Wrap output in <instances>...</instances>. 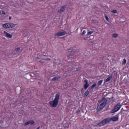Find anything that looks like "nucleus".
<instances>
[{"instance_id":"1","label":"nucleus","mask_w":129,"mask_h":129,"mask_svg":"<svg viewBox=\"0 0 129 129\" xmlns=\"http://www.w3.org/2000/svg\"><path fill=\"white\" fill-rule=\"evenodd\" d=\"M117 120H118V115H117L104 119L98 124V126H102V125H105V124L110 122V121H117Z\"/></svg>"},{"instance_id":"2","label":"nucleus","mask_w":129,"mask_h":129,"mask_svg":"<svg viewBox=\"0 0 129 129\" xmlns=\"http://www.w3.org/2000/svg\"><path fill=\"white\" fill-rule=\"evenodd\" d=\"M59 98L60 94L57 93L56 95L54 100L49 102V105L50 107H52L53 108H55V107H57V105H58V103H59Z\"/></svg>"},{"instance_id":"3","label":"nucleus","mask_w":129,"mask_h":129,"mask_svg":"<svg viewBox=\"0 0 129 129\" xmlns=\"http://www.w3.org/2000/svg\"><path fill=\"white\" fill-rule=\"evenodd\" d=\"M106 102H107L106 99L102 98L101 102L99 103L98 106H97V109H98V110H101V109H103L106 105Z\"/></svg>"},{"instance_id":"4","label":"nucleus","mask_w":129,"mask_h":129,"mask_svg":"<svg viewBox=\"0 0 129 129\" xmlns=\"http://www.w3.org/2000/svg\"><path fill=\"white\" fill-rule=\"evenodd\" d=\"M2 27L5 29H13L16 27V29H18V26L17 24L13 23H5L2 25Z\"/></svg>"},{"instance_id":"5","label":"nucleus","mask_w":129,"mask_h":129,"mask_svg":"<svg viewBox=\"0 0 129 129\" xmlns=\"http://www.w3.org/2000/svg\"><path fill=\"white\" fill-rule=\"evenodd\" d=\"M36 60L37 61H50V58H48L47 56L46 55H43L40 58L39 56H37L36 58Z\"/></svg>"},{"instance_id":"6","label":"nucleus","mask_w":129,"mask_h":129,"mask_svg":"<svg viewBox=\"0 0 129 129\" xmlns=\"http://www.w3.org/2000/svg\"><path fill=\"white\" fill-rule=\"evenodd\" d=\"M121 107V105H120V103L117 104L112 110L111 111L112 113L118 111V110L120 109Z\"/></svg>"},{"instance_id":"7","label":"nucleus","mask_w":129,"mask_h":129,"mask_svg":"<svg viewBox=\"0 0 129 129\" xmlns=\"http://www.w3.org/2000/svg\"><path fill=\"white\" fill-rule=\"evenodd\" d=\"M4 33V36L6 37V38H9V39H11V38H13V35L8 33L7 31H5Z\"/></svg>"},{"instance_id":"8","label":"nucleus","mask_w":129,"mask_h":129,"mask_svg":"<svg viewBox=\"0 0 129 129\" xmlns=\"http://www.w3.org/2000/svg\"><path fill=\"white\" fill-rule=\"evenodd\" d=\"M66 8H67V7L66 6V5L63 6L60 8V9L59 10H58V13H59V14H61V13H63L64 12H65V10H66Z\"/></svg>"},{"instance_id":"9","label":"nucleus","mask_w":129,"mask_h":129,"mask_svg":"<svg viewBox=\"0 0 129 129\" xmlns=\"http://www.w3.org/2000/svg\"><path fill=\"white\" fill-rule=\"evenodd\" d=\"M64 35H66V32H65V31L59 32L56 34V36H57V37H60L61 36H64Z\"/></svg>"},{"instance_id":"10","label":"nucleus","mask_w":129,"mask_h":129,"mask_svg":"<svg viewBox=\"0 0 129 129\" xmlns=\"http://www.w3.org/2000/svg\"><path fill=\"white\" fill-rule=\"evenodd\" d=\"M85 84L84 85V88L85 89H87L88 88V86H89V85L88 84V81L87 80L84 81Z\"/></svg>"},{"instance_id":"11","label":"nucleus","mask_w":129,"mask_h":129,"mask_svg":"<svg viewBox=\"0 0 129 129\" xmlns=\"http://www.w3.org/2000/svg\"><path fill=\"white\" fill-rule=\"evenodd\" d=\"M34 123H35L34 120H30V121L26 122L25 123V125H28V124H34Z\"/></svg>"},{"instance_id":"12","label":"nucleus","mask_w":129,"mask_h":129,"mask_svg":"<svg viewBox=\"0 0 129 129\" xmlns=\"http://www.w3.org/2000/svg\"><path fill=\"white\" fill-rule=\"evenodd\" d=\"M112 78V77L111 76L108 77L105 80V82H109Z\"/></svg>"},{"instance_id":"13","label":"nucleus","mask_w":129,"mask_h":129,"mask_svg":"<svg viewBox=\"0 0 129 129\" xmlns=\"http://www.w3.org/2000/svg\"><path fill=\"white\" fill-rule=\"evenodd\" d=\"M102 82H103V80H101L100 81H99L97 83L98 86H100V85L102 84Z\"/></svg>"},{"instance_id":"14","label":"nucleus","mask_w":129,"mask_h":129,"mask_svg":"<svg viewBox=\"0 0 129 129\" xmlns=\"http://www.w3.org/2000/svg\"><path fill=\"white\" fill-rule=\"evenodd\" d=\"M60 78V77H54L52 79V81H57V80H58Z\"/></svg>"},{"instance_id":"15","label":"nucleus","mask_w":129,"mask_h":129,"mask_svg":"<svg viewBox=\"0 0 129 129\" xmlns=\"http://www.w3.org/2000/svg\"><path fill=\"white\" fill-rule=\"evenodd\" d=\"M73 61V58L69 57H68V62H72Z\"/></svg>"},{"instance_id":"16","label":"nucleus","mask_w":129,"mask_h":129,"mask_svg":"<svg viewBox=\"0 0 129 129\" xmlns=\"http://www.w3.org/2000/svg\"><path fill=\"white\" fill-rule=\"evenodd\" d=\"M126 63V59H124L123 60V61H122V65H125Z\"/></svg>"},{"instance_id":"17","label":"nucleus","mask_w":129,"mask_h":129,"mask_svg":"<svg viewBox=\"0 0 129 129\" xmlns=\"http://www.w3.org/2000/svg\"><path fill=\"white\" fill-rule=\"evenodd\" d=\"M95 86H96V83H95V84H93L91 86V88L92 89H93V88H94V87H95Z\"/></svg>"},{"instance_id":"18","label":"nucleus","mask_w":129,"mask_h":129,"mask_svg":"<svg viewBox=\"0 0 129 129\" xmlns=\"http://www.w3.org/2000/svg\"><path fill=\"white\" fill-rule=\"evenodd\" d=\"M0 14L1 15H6V12L4 11H0Z\"/></svg>"},{"instance_id":"19","label":"nucleus","mask_w":129,"mask_h":129,"mask_svg":"<svg viewBox=\"0 0 129 129\" xmlns=\"http://www.w3.org/2000/svg\"><path fill=\"white\" fill-rule=\"evenodd\" d=\"M105 18L107 22H109V18H108V17L107 15H105Z\"/></svg>"},{"instance_id":"20","label":"nucleus","mask_w":129,"mask_h":129,"mask_svg":"<svg viewBox=\"0 0 129 129\" xmlns=\"http://www.w3.org/2000/svg\"><path fill=\"white\" fill-rule=\"evenodd\" d=\"M117 36H118V35L116 33H115V34H113L112 37H113V38H116V37H117Z\"/></svg>"},{"instance_id":"21","label":"nucleus","mask_w":129,"mask_h":129,"mask_svg":"<svg viewBox=\"0 0 129 129\" xmlns=\"http://www.w3.org/2000/svg\"><path fill=\"white\" fill-rule=\"evenodd\" d=\"M92 34H93V31H91L88 32L87 35H92Z\"/></svg>"},{"instance_id":"22","label":"nucleus","mask_w":129,"mask_h":129,"mask_svg":"<svg viewBox=\"0 0 129 129\" xmlns=\"http://www.w3.org/2000/svg\"><path fill=\"white\" fill-rule=\"evenodd\" d=\"M111 13H112L113 14H117V11L113 10V11H111Z\"/></svg>"},{"instance_id":"23","label":"nucleus","mask_w":129,"mask_h":129,"mask_svg":"<svg viewBox=\"0 0 129 129\" xmlns=\"http://www.w3.org/2000/svg\"><path fill=\"white\" fill-rule=\"evenodd\" d=\"M20 47H17L15 49V51H16V52H19V51H20Z\"/></svg>"},{"instance_id":"24","label":"nucleus","mask_w":129,"mask_h":129,"mask_svg":"<svg viewBox=\"0 0 129 129\" xmlns=\"http://www.w3.org/2000/svg\"><path fill=\"white\" fill-rule=\"evenodd\" d=\"M85 34H86V30H84L82 33V35H85Z\"/></svg>"},{"instance_id":"25","label":"nucleus","mask_w":129,"mask_h":129,"mask_svg":"<svg viewBox=\"0 0 129 129\" xmlns=\"http://www.w3.org/2000/svg\"><path fill=\"white\" fill-rule=\"evenodd\" d=\"M89 94V92H88V91L85 93V95L86 96H87Z\"/></svg>"},{"instance_id":"26","label":"nucleus","mask_w":129,"mask_h":129,"mask_svg":"<svg viewBox=\"0 0 129 129\" xmlns=\"http://www.w3.org/2000/svg\"><path fill=\"white\" fill-rule=\"evenodd\" d=\"M9 19H10V20H12V17H9Z\"/></svg>"},{"instance_id":"27","label":"nucleus","mask_w":129,"mask_h":129,"mask_svg":"<svg viewBox=\"0 0 129 129\" xmlns=\"http://www.w3.org/2000/svg\"><path fill=\"white\" fill-rule=\"evenodd\" d=\"M44 62H45V61H41V62H42V63H44Z\"/></svg>"},{"instance_id":"28","label":"nucleus","mask_w":129,"mask_h":129,"mask_svg":"<svg viewBox=\"0 0 129 129\" xmlns=\"http://www.w3.org/2000/svg\"><path fill=\"white\" fill-rule=\"evenodd\" d=\"M37 129H40V128H39V127H38V128H37Z\"/></svg>"}]
</instances>
